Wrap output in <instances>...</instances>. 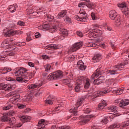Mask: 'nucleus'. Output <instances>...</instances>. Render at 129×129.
Segmentation results:
<instances>
[{"instance_id": "nucleus-1", "label": "nucleus", "mask_w": 129, "mask_h": 129, "mask_svg": "<svg viewBox=\"0 0 129 129\" xmlns=\"http://www.w3.org/2000/svg\"><path fill=\"white\" fill-rule=\"evenodd\" d=\"M15 76H19L16 78V80L20 83H27L28 80L26 79H29V77L27 76L28 75V73H27V70L24 68H21L20 69H16L15 72Z\"/></svg>"}, {"instance_id": "nucleus-2", "label": "nucleus", "mask_w": 129, "mask_h": 129, "mask_svg": "<svg viewBox=\"0 0 129 129\" xmlns=\"http://www.w3.org/2000/svg\"><path fill=\"white\" fill-rule=\"evenodd\" d=\"M84 100H85V97H81L80 99H78L77 103L76 104V107H73L72 108V109L70 110V112L73 113L75 116L77 115V111H76V109L82 104L84 102Z\"/></svg>"}, {"instance_id": "nucleus-3", "label": "nucleus", "mask_w": 129, "mask_h": 129, "mask_svg": "<svg viewBox=\"0 0 129 129\" xmlns=\"http://www.w3.org/2000/svg\"><path fill=\"white\" fill-rule=\"evenodd\" d=\"M48 77L50 80H57L63 77V73L61 71H57L52 74H50Z\"/></svg>"}, {"instance_id": "nucleus-4", "label": "nucleus", "mask_w": 129, "mask_h": 129, "mask_svg": "<svg viewBox=\"0 0 129 129\" xmlns=\"http://www.w3.org/2000/svg\"><path fill=\"white\" fill-rule=\"evenodd\" d=\"M102 35V31L98 29L91 30L89 33L90 38H97Z\"/></svg>"}, {"instance_id": "nucleus-5", "label": "nucleus", "mask_w": 129, "mask_h": 129, "mask_svg": "<svg viewBox=\"0 0 129 129\" xmlns=\"http://www.w3.org/2000/svg\"><path fill=\"white\" fill-rule=\"evenodd\" d=\"M85 80V78L84 77H80L78 78L76 81L77 85L75 87V90L76 92H79L80 90L82 88V84H83V82Z\"/></svg>"}, {"instance_id": "nucleus-6", "label": "nucleus", "mask_w": 129, "mask_h": 129, "mask_svg": "<svg viewBox=\"0 0 129 129\" xmlns=\"http://www.w3.org/2000/svg\"><path fill=\"white\" fill-rule=\"evenodd\" d=\"M124 66H125V63H124L117 64L115 66L114 70H110L109 71V73L110 74V75H115V74H117V73H118V71H120L121 69L124 68Z\"/></svg>"}, {"instance_id": "nucleus-7", "label": "nucleus", "mask_w": 129, "mask_h": 129, "mask_svg": "<svg viewBox=\"0 0 129 129\" xmlns=\"http://www.w3.org/2000/svg\"><path fill=\"white\" fill-rule=\"evenodd\" d=\"M117 6L118 8H119V9H123L122 12L126 17V16H128L129 9L128 8H127V7L126 6V4H125V3L118 4Z\"/></svg>"}, {"instance_id": "nucleus-8", "label": "nucleus", "mask_w": 129, "mask_h": 129, "mask_svg": "<svg viewBox=\"0 0 129 129\" xmlns=\"http://www.w3.org/2000/svg\"><path fill=\"white\" fill-rule=\"evenodd\" d=\"M108 92H110V90H104V91H101L100 92H97L95 95L92 96L91 95H89V97H91L92 99H94L96 98V97H99V96H102V95L104 94H106V93H108Z\"/></svg>"}, {"instance_id": "nucleus-9", "label": "nucleus", "mask_w": 129, "mask_h": 129, "mask_svg": "<svg viewBox=\"0 0 129 129\" xmlns=\"http://www.w3.org/2000/svg\"><path fill=\"white\" fill-rule=\"evenodd\" d=\"M108 110L113 112V114L110 116V118H113L115 116H118V111H117V107L115 106H110L108 107Z\"/></svg>"}, {"instance_id": "nucleus-10", "label": "nucleus", "mask_w": 129, "mask_h": 129, "mask_svg": "<svg viewBox=\"0 0 129 129\" xmlns=\"http://www.w3.org/2000/svg\"><path fill=\"white\" fill-rule=\"evenodd\" d=\"M92 117H94V115H86L85 117L83 115L80 116V118H83L81 121V124L84 125L86 124L88 121H90V118H92Z\"/></svg>"}, {"instance_id": "nucleus-11", "label": "nucleus", "mask_w": 129, "mask_h": 129, "mask_svg": "<svg viewBox=\"0 0 129 129\" xmlns=\"http://www.w3.org/2000/svg\"><path fill=\"white\" fill-rule=\"evenodd\" d=\"M82 45H83V44L81 42H76L72 46L70 49V52H75L77 51V50L80 49V48L82 47Z\"/></svg>"}, {"instance_id": "nucleus-12", "label": "nucleus", "mask_w": 129, "mask_h": 129, "mask_svg": "<svg viewBox=\"0 0 129 129\" xmlns=\"http://www.w3.org/2000/svg\"><path fill=\"white\" fill-rule=\"evenodd\" d=\"M84 6H86L90 10H92L95 8V5L92 2H89V3H81L79 4V8H84Z\"/></svg>"}, {"instance_id": "nucleus-13", "label": "nucleus", "mask_w": 129, "mask_h": 129, "mask_svg": "<svg viewBox=\"0 0 129 129\" xmlns=\"http://www.w3.org/2000/svg\"><path fill=\"white\" fill-rule=\"evenodd\" d=\"M16 34L15 31H13V30L6 29L3 30V35L4 37H11V36H14Z\"/></svg>"}, {"instance_id": "nucleus-14", "label": "nucleus", "mask_w": 129, "mask_h": 129, "mask_svg": "<svg viewBox=\"0 0 129 129\" xmlns=\"http://www.w3.org/2000/svg\"><path fill=\"white\" fill-rule=\"evenodd\" d=\"M80 20L82 21V22H85L86 20L88 18L87 17V14L85 12V11L83 9H81L80 10Z\"/></svg>"}, {"instance_id": "nucleus-15", "label": "nucleus", "mask_w": 129, "mask_h": 129, "mask_svg": "<svg viewBox=\"0 0 129 129\" xmlns=\"http://www.w3.org/2000/svg\"><path fill=\"white\" fill-rule=\"evenodd\" d=\"M59 31L61 36H58V39H60V40H63L65 37V36H67V35H68V31L64 28H60Z\"/></svg>"}, {"instance_id": "nucleus-16", "label": "nucleus", "mask_w": 129, "mask_h": 129, "mask_svg": "<svg viewBox=\"0 0 129 129\" xmlns=\"http://www.w3.org/2000/svg\"><path fill=\"white\" fill-rule=\"evenodd\" d=\"M0 89H3L7 91L8 90H12L13 88L12 87V85L9 84H5L4 83L0 84Z\"/></svg>"}, {"instance_id": "nucleus-17", "label": "nucleus", "mask_w": 129, "mask_h": 129, "mask_svg": "<svg viewBox=\"0 0 129 129\" xmlns=\"http://www.w3.org/2000/svg\"><path fill=\"white\" fill-rule=\"evenodd\" d=\"M19 117L20 119V120H21V121H22V122H28V121H30V120H31V117L26 115H20L19 116Z\"/></svg>"}, {"instance_id": "nucleus-18", "label": "nucleus", "mask_w": 129, "mask_h": 129, "mask_svg": "<svg viewBox=\"0 0 129 129\" xmlns=\"http://www.w3.org/2000/svg\"><path fill=\"white\" fill-rule=\"evenodd\" d=\"M119 15L117 14V13H116V11L114 10H111L109 13V18L112 21H113V20L117 18V16Z\"/></svg>"}, {"instance_id": "nucleus-19", "label": "nucleus", "mask_w": 129, "mask_h": 129, "mask_svg": "<svg viewBox=\"0 0 129 129\" xmlns=\"http://www.w3.org/2000/svg\"><path fill=\"white\" fill-rule=\"evenodd\" d=\"M8 105L3 107L4 110H9V109H11L12 107H14L15 105V104H14V101L12 99L8 101Z\"/></svg>"}, {"instance_id": "nucleus-20", "label": "nucleus", "mask_w": 129, "mask_h": 129, "mask_svg": "<svg viewBox=\"0 0 129 129\" xmlns=\"http://www.w3.org/2000/svg\"><path fill=\"white\" fill-rule=\"evenodd\" d=\"M77 67L80 70H82V71H83L84 70H85V69H86V66H84V62H83L82 60H79L78 61L77 63Z\"/></svg>"}, {"instance_id": "nucleus-21", "label": "nucleus", "mask_w": 129, "mask_h": 129, "mask_svg": "<svg viewBox=\"0 0 129 129\" xmlns=\"http://www.w3.org/2000/svg\"><path fill=\"white\" fill-rule=\"evenodd\" d=\"M113 21H114L113 23L115 26H117V27L118 26H120V25H121L122 22L121 16H120V15L117 16V17L115 18V19H114Z\"/></svg>"}, {"instance_id": "nucleus-22", "label": "nucleus", "mask_w": 129, "mask_h": 129, "mask_svg": "<svg viewBox=\"0 0 129 129\" xmlns=\"http://www.w3.org/2000/svg\"><path fill=\"white\" fill-rule=\"evenodd\" d=\"M102 73L101 72H100V68L97 69L95 72L94 73V74L92 75L91 77V79H92L93 80L95 78H97L99 75H101Z\"/></svg>"}, {"instance_id": "nucleus-23", "label": "nucleus", "mask_w": 129, "mask_h": 129, "mask_svg": "<svg viewBox=\"0 0 129 129\" xmlns=\"http://www.w3.org/2000/svg\"><path fill=\"white\" fill-rule=\"evenodd\" d=\"M129 104V100L128 99H123L121 100L119 104V106L120 107H124V106H126V105H128Z\"/></svg>"}, {"instance_id": "nucleus-24", "label": "nucleus", "mask_w": 129, "mask_h": 129, "mask_svg": "<svg viewBox=\"0 0 129 129\" xmlns=\"http://www.w3.org/2000/svg\"><path fill=\"white\" fill-rule=\"evenodd\" d=\"M92 59L94 60V63L99 62V60H101V54H97L95 55L92 58Z\"/></svg>"}, {"instance_id": "nucleus-25", "label": "nucleus", "mask_w": 129, "mask_h": 129, "mask_svg": "<svg viewBox=\"0 0 129 129\" xmlns=\"http://www.w3.org/2000/svg\"><path fill=\"white\" fill-rule=\"evenodd\" d=\"M17 8H18V5L17 4H14L13 5L10 6L8 7V10L10 13H15L16 10H17Z\"/></svg>"}, {"instance_id": "nucleus-26", "label": "nucleus", "mask_w": 129, "mask_h": 129, "mask_svg": "<svg viewBox=\"0 0 129 129\" xmlns=\"http://www.w3.org/2000/svg\"><path fill=\"white\" fill-rule=\"evenodd\" d=\"M102 80H103V77L100 76L98 79L94 81V84L97 85H99V84L102 83Z\"/></svg>"}, {"instance_id": "nucleus-27", "label": "nucleus", "mask_w": 129, "mask_h": 129, "mask_svg": "<svg viewBox=\"0 0 129 129\" xmlns=\"http://www.w3.org/2000/svg\"><path fill=\"white\" fill-rule=\"evenodd\" d=\"M66 14H67V11L66 10H63L58 13L57 18L61 19V18H64L66 16Z\"/></svg>"}, {"instance_id": "nucleus-28", "label": "nucleus", "mask_w": 129, "mask_h": 129, "mask_svg": "<svg viewBox=\"0 0 129 129\" xmlns=\"http://www.w3.org/2000/svg\"><path fill=\"white\" fill-rule=\"evenodd\" d=\"M113 92L120 95L123 92V89H120V88H116L113 90Z\"/></svg>"}, {"instance_id": "nucleus-29", "label": "nucleus", "mask_w": 129, "mask_h": 129, "mask_svg": "<svg viewBox=\"0 0 129 129\" xmlns=\"http://www.w3.org/2000/svg\"><path fill=\"white\" fill-rule=\"evenodd\" d=\"M73 79V77L71 76L69 79H64L62 81V82L63 84H65L66 85H67V84H69L71 81Z\"/></svg>"}, {"instance_id": "nucleus-30", "label": "nucleus", "mask_w": 129, "mask_h": 129, "mask_svg": "<svg viewBox=\"0 0 129 129\" xmlns=\"http://www.w3.org/2000/svg\"><path fill=\"white\" fill-rule=\"evenodd\" d=\"M89 87H90V80L87 78L86 80V83L84 85V88H85V89H88Z\"/></svg>"}, {"instance_id": "nucleus-31", "label": "nucleus", "mask_w": 129, "mask_h": 129, "mask_svg": "<svg viewBox=\"0 0 129 129\" xmlns=\"http://www.w3.org/2000/svg\"><path fill=\"white\" fill-rule=\"evenodd\" d=\"M42 85H39L38 84H32L27 86L28 89H35V88H37V87H41Z\"/></svg>"}, {"instance_id": "nucleus-32", "label": "nucleus", "mask_w": 129, "mask_h": 129, "mask_svg": "<svg viewBox=\"0 0 129 129\" xmlns=\"http://www.w3.org/2000/svg\"><path fill=\"white\" fill-rule=\"evenodd\" d=\"M10 118L9 117V115L4 114L2 117V121H9Z\"/></svg>"}, {"instance_id": "nucleus-33", "label": "nucleus", "mask_w": 129, "mask_h": 129, "mask_svg": "<svg viewBox=\"0 0 129 129\" xmlns=\"http://www.w3.org/2000/svg\"><path fill=\"white\" fill-rule=\"evenodd\" d=\"M8 121H9L10 125H14V124L16 123V118L12 117L11 118H9V120Z\"/></svg>"}, {"instance_id": "nucleus-34", "label": "nucleus", "mask_w": 129, "mask_h": 129, "mask_svg": "<svg viewBox=\"0 0 129 129\" xmlns=\"http://www.w3.org/2000/svg\"><path fill=\"white\" fill-rule=\"evenodd\" d=\"M48 48H50V49H54V50H56L57 49H59V46L56 44H52L48 45Z\"/></svg>"}, {"instance_id": "nucleus-35", "label": "nucleus", "mask_w": 129, "mask_h": 129, "mask_svg": "<svg viewBox=\"0 0 129 129\" xmlns=\"http://www.w3.org/2000/svg\"><path fill=\"white\" fill-rule=\"evenodd\" d=\"M44 68L46 72H49L51 70V65L46 64L44 66Z\"/></svg>"}, {"instance_id": "nucleus-36", "label": "nucleus", "mask_w": 129, "mask_h": 129, "mask_svg": "<svg viewBox=\"0 0 129 129\" xmlns=\"http://www.w3.org/2000/svg\"><path fill=\"white\" fill-rule=\"evenodd\" d=\"M17 107L19 108V109H23L26 107V105L23 104H18Z\"/></svg>"}, {"instance_id": "nucleus-37", "label": "nucleus", "mask_w": 129, "mask_h": 129, "mask_svg": "<svg viewBox=\"0 0 129 129\" xmlns=\"http://www.w3.org/2000/svg\"><path fill=\"white\" fill-rule=\"evenodd\" d=\"M101 123L102 124H106L108 122V120L107 118H104L101 121Z\"/></svg>"}, {"instance_id": "nucleus-38", "label": "nucleus", "mask_w": 129, "mask_h": 129, "mask_svg": "<svg viewBox=\"0 0 129 129\" xmlns=\"http://www.w3.org/2000/svg\"><path fill=\"white\" fill-rule=\"evenodd\" d=\"M3 71H6L5 73H3V74H7L8 72H11V71H12V69H8L7 68H5L3 69Z\"/></svg>"}, {"instance_id": "nucleus-39", "label": "nucleus", "mask_w": 129, "mask_h": 129, "mask_svg": "<svg viewBox=\"0 0 129 129\" xmlns=\"http://www.w3.org/2000/svg\"><path fill=\"white\" fill-rule=\"evenodd\" d=\"M17 25L18 26H20V27H24V26H25V22L19 21L17 22Z\"/></svg>"}, {"instance_id": "nucleus-40", "label": "nucleus", "mask_w": 129, "mask_h": 129, "mask_svg": "<svg viewBox=\"0 0 129 129\" xmlns=\"http://www.w3.org/2000/svg\"><path fill=\"white\" fill-rule=\"evenodd\" d=\"M69 61H70L72 62V61H74L75 59V56L74 55H70L68 58Z\"/></svg>"}, {"instance_id": "nucleus-41", "label": "nucleus", "mask_w": 129, "mask_h": 129, "mask_svg": "<svg viewBox=\"0 0 129 129\" xmlns=\"http://www.w3.org/2000/svg\"><path fill=\"white\" fill-rule=\"evenodd\" d=\"M45 121H46V120L45 119H41L40 121L38 122V124L40 125H44V123H45Z\"/></svg>"}, {"instance_id": "nucleus-42", "label": "nucleus", "mask_w": 129, "mask_h": 129, "mask_svg": "<svg viewBox=\"0 0 129 129\" xmlns=\"http://www.w3.org/2000/svg\"><path fill=\"white\" fill-rule=\"evenodd\" d=\"M63 105V104H61V105H59L58 107H56L54 109L55 111H59V110H61V109H62L61 108V106Z\"/></svg>"}, {"instance_id": "nucleus-43", "label": "nucleus", "mask_w": 129, "mask_h": 129, "mask_svg": "<svg viewBox=\"0 0 129 129\" xmlns=\"http://www.w3.org/2000/svg\"><path fill=\"white\" fill-rule=\"evenodd\" d=\"M104 107H105V106L104 105H103V104H102L101 103L99 104L98 108L100 109H103V108H104Z\"/></svg>"}, {"instance_id": "nucleus-44", "label": "nucleus", "mask_w": 129, "mask_h": 129, "mask_svg": "<svg viewBox=\"0 0 129 129\" xmlns=\"http://www.w3.org/2000/svg\"><path fill=\"white\" fill-rule=\"evenodd\" d=\"M45 102L46 103H48V104H53V101L52 100L47 99L46 100H45Z\"/></svg>"}, {"instance_id": "nucleus-45", "label": "nucleus", "mask_w": 129, "mask_h": 129, "mask_svg": "<svg viewBox=\"0 0 129 129\" xmlns=\"http://www.w3.org/2000/svg\"><path fill=\"white\" fill-rule=\"evenodd\" d=\"M77 35L78 37H83V33L81 31H77Z\"/></svg>"}, {"instance_id": "nucleus-46", "label": "nucleus", "mask_w": 129, "mask_h": 129, "mask_svg": "<svg viewBox=\"0 0 129 129\" xmlns=\"http://www.w3.org/2000/svg\"><path fill=\"white\" fill-rule=\"evenodd\" d=\"M59 129H69V126L68 125H63L60 126L59 127Z\"/></svg>"}, {"instance_id": "nucleus-47", "label": "nucleus", "mask_w": 129, "mask_h": 129, "mask_svg": "<svg viewBox=\"0 0 129 129\" xmlns=\"http://www.w3.org/2000/svg\"><path fill=\"white\" fill-rule=\"evenodd\" d=\"M35 38H40V37H41V34H40V33L39 32H36L35 34Z\"/></svg>"}, {"instance_id": "nucleus-48", "label": "nucleus", "mask_w": 129, "mask_h": 129, "mask_svg": "<svg viewBox=\"0 0 129 129\" xmlns=\"http://www.w3.org/2000/svg\"><path fill=\"white\" fill-rule=\"evenodd\" d=\"M87 47H88L89 48L90 47H92V42H90L89 41H88L87 43Z\"/></svg>"}, {"instance_id": "nucleus-49", "label": "nucleus", "mask_w": 129, "mask_h": 129, "mask_svg": "<svg viewBox=\"0 0 129 129\" xmlns=\"http://www.w3.org/2000/svg\"><path fill=\"white\" fill-rule=\"evenodd\" d=\"M20 98V96H15L13 97V98L12 99H11L12 100H13V103H14V100H16V99H18Z\"/></svg>"}, {"instance_id": "nucleus-50", "label": "nucleus", "mask_w": 129, "mask_h": 129, "mask_svg": "<svg viewBox=\"0 0 129 129\" xmlns=\"http://www.w3.org/2000/svg\"><path fill=\"white\" fill-rule=\"evenodd\" d=\"M47 18L48 19V20L49 19L50 21H52L53 20H54V17L51 16V15H48L47 16Z\"/></svg>"}, {"instance_id": "nucleus-51", "label": "nucleus", "mask_w": 129, "mask_h": 129, "mask_svg": "<svg viewBox=\"0 0 129 129\" xmlns=\"http://www.w3.org/2000/svg\"><path fill=\"white\" fill-rule=\"evenodd\" d=\"M68 87H69V90H72V89H73V88H72V86H73L72 84H71L70 83V84H68Z\"/></svg>"}, {"instance_id": "nucleus-52", "label": "nucleus", "mask_w": 129, "mask_h": 129, "mask_svg": "<svg viewBox=\"0 0 129 129\" xmlns=\"http://www.w3.org/2000/svg\"><path fill=\"white\" fill-rule=\"evenodd\" d=\"M91 16L92 17V20H95V14H94V13L92 12L91 14Z\"/></svg>"}, {"instance_id": "nucleus-53", "label": "nucleus", "mask_w": 129, "mask_h": 129, "mask_svg": "<svg viewBox=\"0 0 129 129\" xmlns=\"http://www.w3.org/2000/svg\"><path fill=\"white\" fill-rule=\"evenodd\" d=\"M6 80H7L8 81H15V82H16L15 80H14L13 79H12V78H11V77H10L9 78H7Z\"/></svg>"}, {"instance_id": "nucleus-54", "label": "nucleus", "mask_w": 129, "mask_h": 129, "mask_svg": "<svg viewBox=\"0 0 129 129\" xmlns=\"http://www.w3.org/2000/svg\"><path fill=\"white\" fill-rule=\"evenodd\" d=\"M99 46L101 47V48H103V49H105V44L104 43H100Z\"/></svg>"}, {"instance_id": "nucleus-55", "label": "nucleus", "mask_w": 129, "mask_h": 129, "mask_svg": "<svg viewBox=\"0 0 129 129\" xmlns=\"http://www.w3.org/2000/svg\"><path fill=\"white\" fill-rule=\"evenodd\" d=\"M56 30H57V26H52L51 28V30H52L53 32H55Z\"/></svg>"}, {"instance_id": "nucleus-56", "label": "nucleus", "mask_w": 129, "mask_h": 129, "mask_svg": "<svg viewBox=\"0 0 129 129\" xmlns=\"http://www.w3.org/2000/svg\"><path fill=\"white\" fill-rule=\"evenodd\" d=\"M28 65L30 67H34L35 64L32 62H28Z\"/></svg>"}, {"instance_id": "nucleus-57", "label": "nucleus", "mask_w": 129, "mask_h": 129, "mask_svg": "<svg viewBox=\"0 0 129 129\" xmlns=\"http://www.w3.org/2000/svg\"><path fill=\"white\" fill-rule=\"evenodd\" d=\"M64 21H66V22H70V21H71V19L69 17H66Z\"/></svg>"}, {"instance_id": "nucleus-58", "label": "nucleus", "mask_w": 129, "mask_h": 129, "mask_svg": "<svg viewBox=\"0 0 129 129\" xmlns=\"http://www.w3.org/2000/svg\"><path fill=\"white\" fill-rule=\"evenodd\" d=\"M44 127H45V125H38V129H43L44 128Z\"/></svg>"}, {"instance_id": "nucleus-59", "label": "nucleus", "mask_w": 129, "mask_h": 129, "mask_svg": "<svg viewBox=\"0 0 129 129\" xmlns=\"http://www.w3.org/2000/svg\"><path fill=\"white\" fill-rule=\"evenodd\" d=\"M49 56H48L47 55H42L43 59H49Z\"/></svg>"}, {"instance_id": "nucleus-60", "label": "nucleus", "mask_w": 129, "mask_h": 129, "mask_svg": "<svg viewBox=\"0 0 129 129\" xmlns=\"http://www.w3.org/2000/svg\"><path fill=\"white\" fill-rule=\"evenodd\" d=\"M26 40L29 42L30 41H31L32 40V38L30 36H27V38H26Z\"/></svg>"}, {"instance_id": "nucleus-61", "label": "nucleus", "mask_w": 129, "mask_h": 129, "mask_svg": "<svg viewBox=\"0 0 129 129\" xmlns=\"http://www.w3.org/2000/svg\"><path fill=\"white\" fill-rule=\"evenodd\" d=\"M101 103L104 105L105 106H106V102L105 101L102 100Z\"/></svg>"}, {"instance_id": "nucleus-62", "label": "nucleus", "mask_w": 129, "mask_h": 129, "mask_svg": "<svg viewBox=\"0 0 129 129\" xmlns=\"http://www.w3.org/2000/svg\"><path fill=\"white\" fill-rule=\"evenodd\" d=\"M97 46V44L96 43H94L92 42V47H93V48H95V47H96Z\"/></svg>"}, {"instance_id": "nucleus-63", "label": "nucleus", "mask_w": 129, "mask_h": 129, "mask_svg": "<svg viewBox=\"0 0 129 129\" xmlns=\"http://www.w3.org/2000/svg\"><path fill=\"white\" fill-rule=\"evenodd\" d=\"M9 56H15V53L10 52L8 54Z\"/></svg>"}, {"instance_id": "nucleus-64", "label": "nucleus", "mask_w": 129, "mask_h": 129, "mask_svg": "<svg viewBox=\"0 0 129 129\" xmlns=\"http://www.w3.org/2000/svg\"><path fill=\"white\" fill-rule=\"evenodd\" d=\"M43 29H45V30H48V25H44L43 26Z\"/></svg>"}]
</instances>
